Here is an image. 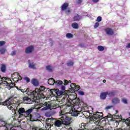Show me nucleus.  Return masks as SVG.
<instances>
[{
    "instance_id": "32",
    "label": "nucleus",
    "mask_w": 130,
    "mask_h": 130,
    "mask_svg": "<svg viewBox=\"0 0 130 130\" xmlns=\"http://www.w3.org/2000/svg\"><path fill=\"white\" fill-rule=\"evenodd\" d=\"M22 93H23V95H26V93H28V92H30L29 91V89H19Z\"/></svg>"
},
{
    "instance_id": "37",
    "label": "nucleus",
    "mask_w": 130,
    "mask_h": 130,
    "mask_svg": "<svg viewBox=\"0 0 130 130\" xmlns=\"http://www.w3.org/2000/svg\"><path fill=\"white\" fill-rule=\"evenodd\" d=\"M95 129L104 130V127H103V126H102L101 125H97L95 127Z\"/></svg>"
},
{
    "instance_id": "26",
    "label": "nucleus",
    "mask_w": 130,
    "mask_h": 130,
    "mask_svg": "<svg viewBox=\"0 0 130 130\" xmlns=\"http://www.w3.org/2000/svg\"><path fill=\"white\" fill-rule=\"evenodd\" d=\"M46 70L48 72H52L53 71V67L50 65H48L46 66Z\"/></svg>"
},
{
    "instance_id": "7",
    "label": "nucleus",
    "mask_w": 130,
    "mask_h": 130,
    "mask_svg": "<svg viewBox=\"0 0 130 130\" xmlns=\"http://www.w3.org/2000/svg\"><path fill=\"white\" fill-rule=\"evenodd\" d=\"M69 3H64L61 6V10L62 12L65 11V14L66 15H70L72 13V9L69 7Z\"/></svg>"
},
{
    "instance_id": "22",
    "label": "nucleus",
    "mask_w": 130,
    "mask_h": 130,
    "mask_svg": "<svg viewBox=\"0 0 130 130\" xmlns=\"http://www.w3.org/2000/svg\"><path fill=\"white\" fill-rule=\"evenodd\" d=\"M82 114L86 115L87 117H92L93 114L92 113H90V111H85L82 112Z\"/></svg>"
},
{
    "instance_id": "46",
    "label": "nucleus",
    "mask_w": 130,
    "mask_h": 130,
    "mask_svg": "<svg viewBox=\"0 0 130 130\" xmlns=\"http://www.w3.org/2000/svg\"><path fill=\"white\" fill-rule=\"evenodd\" d=\"M98 27H99V22H96L94 25V29H96Z\"/></svg>"
},
{
    "instance_id": "8",
    "label": "nucleus",
    "mask_w": 130,
    "mask_h": 130,
    "mask_svg": "<svg viewBox=\"0 0 130 130\" xmlns=\"http://www.w3.org/2000/svg\"><path fill=\"white\" fill-rule=\"evenodd\" d=\"M33 109H34V108H31L30 109H29L25 111L24 114V116L25 117H28L31 121H33V120H34V119L33 118V116L32 115V114H31V112H33Z\"/></svg>"
},
{
    "instance_id": "63",
    "label": "nucleus",
    "mask_w": 130,
    "mask_h": 130,
    "mask_svg": "<svg viewBox=\"0 0 130 130\" xmlns=\"http://www.w3.org/2000/svg\"><path fill=\"white\" fill-rule=\"evenodd\" d=\"M72 81L71 80L68 81V84H71Z\"/></svg>"
},
{
    "instance_id": "49",
    "label": "nucleus",
    "mask_w": 130,
    "mask_h": 130,
    "mask_svg": "<svg viewBox=\"0 0 130 130\" xmlns=\"http://www.w3.org/2000/svg\"><path fill=\"white\" fill-rule=\"evenodd\" d=\"M32 129H35V130H40V128L38 127H36V126H34L32 127Z\"/></svg>"
},
{
    "instance_id": "19",
    "label": "nucleus",
    "mask_w": 130,
    "mask_h": 130,
    "mask_svg": "<svg viewBox=\"0 0 130 130\" xmlns=\"http://www.w3.org/2000/svg\"><path fill=\"white\" fill-rule=\"evenodd\" d=\"M25 108H20L18 109V114H19V115H20V116H24V114H25Z\"/></svg>"
},
{
    "instance_id": "27",
    "label": "nucleus",
    "mask_w": 130,
    "mask_h": 130,
    "mask_svg": "<svg viewBox=\"0 0 130 130\" xmlns=\"http://www.w3.org/2000/svg\"><path fill=\"white\" fill-rule=\"evenodd\" d=\"M61 95H64V92L62 90L59 91V89H57L56 97H57V96H61Z\"/></svg>"
},
{
    "instance_id": "43",
    "label": "nucleus",
    "mask_w": 130,
    "mask_h": 130,
    "mask_svg": "<svg viewBox=\"0 0 130 130\" xmlns=\"http://www.w3.org/2000/svg\"><path fill=\"white\" fill-rule=\"evenodd\" d=\"M16 74H17L18 77H19L18 78H17L18 81L22 80V77L21 76H20V74L19 73H16Z\"/></svg>"
},
{
    "instance_id": "24",
    "label": "nucleus",
    "mask_w": 130,
    "mask_h": 130,
    "mask_svg": "<svg viewBox=\"0 0 130 130\" xmlns=\"http://www.w3.org/2000/svg\"><path fill=\"white\" fill-rule=\"evenodd\" d=\"M48 84L51 85H54L55 84V80L53 78H50L48 80Z\"/></svg>"
},
{
    "instance_id": "13",
    "label": "nucleus",
    "mask_w": 130,
    "mask_h": 130,
    "mask_svg": "<svg viewBox=\"0 0 130 130\" xmlns=\"http://www.w3.org/2000/svg\"><path fill=\"white\" fill-rule=\"evenodd\" d=\"M52 121V120H51L50 119H47V120L46 121V125L45 126V128H46L45 130L51 129H50V128L51 127V124H50V123H51Z\"/></svg>"
},
{
    "instance_id": "30",
    "label": "nucleus",
    "mask_w": 130,
    "mask_h": 130,
    "mask_svg": "<svg viewBox=\"0 0 130 130\" xmlns=\"http://www.w3.org/2000/svg\"><path fill=\"white\" fill-rule=\"evenodd\" d=\"M1 70L2 73H6V70H7V67L6 65L4 64H2Z\"/></svg>"
},
{
    "instance_id": "1",
    "label": "nucleus",
    "mask_w": 130,
    "mask_h": 130,
    "mask_svg": "<svg viewBox=\"0 0 130 130\" xmlns=\"http://www.w3.org/2000/svg\"><path fill=\"white\" fill-rule=\"evenodd\" d=\"M60 118L58 120L55 121L54 124L55 126L57 127H60L61 125L64 124L65 125L64 127L67 128V125H70L71 124V120H72V118L67 116L64 114H62V112L60 113Z\"/></svg>"
},
{
    "instance_id": "42",
    "label": "nucleus",
    "mask_w": 130,
    "mask_h": 130,
    "mask_svg": "<svg viewBox=\"0 0 130 130\" xmlns=\"http://www.w3.org/2000/svg\"><path fill=\"white\" fill-rule=\"evenodd\" d=\"M102 21V17L101 16H99L97 17L96 22H101Z\"/></svg>"
},
{
    "instance_id": "48",
    "label": "nucleus",
    "mask_w": 130,
    "mask_h": 130,
    "mask_svg": "<svg viewBox=\"0 0 130 130\" xmlns=\"http://www.w3.org/2000/svg\"><path fill=\"white\" fill-rule=\"evenodd\" d=\"M79 95H81L82 96L85 95V92H84L83 91H79L78 92Z\"/></svg>"
},
{
    "instance_id": "60",
    "label": "nucleus",
    "mask_w": 130,
    "mask_h": 130,
    "mask_svg": "<svg viewBox=\"0 0 130 130\" xmlns=\"http://www.w3.org/2000/svg\"><path fill=\"white\" fill-rule=\"evenodd\" d=\"M27 62L28 63L29 66L30 65V63H32L31 62V60H28Z\"/></svg>"
},
{
    "instance_id": "18",
    "label": "nucleus",
    "mask_w": 130,
    "mask_h": 130,
    "mask_svg": "<svg viewBox=\"0 0 130 130\" xmlns=\"http://www.w3.org/2000/svg\"><path fill=\"white\" fill-rule=\"evenodd\" d=\"M13 101L11 103V104L10 105V106L9 108L12 111L13 110H16L17 109V107H18V104L13 103Z\"/></svg>"
},
{
    "instance_id": "15",
    "label": "nucleus",
    "mask_w": 130,
    "mask_h": 130,
    "mask_svg": "<svg viewBox=\"0 0 130 130\" xmlns=\"http://www.w3.org/2000/svg\"><path fill=\"white\" fill-rule=\"evenodd\" d=\"M73 20L74 22H78L82 20V16L78 14H76L73 18Z\"/></svg>"
},
{
    "instance_id": "9",
    "label": "nucleus",
    "mask_w": 130,
    "mask_h": 130,
    "mask_svg": "<svg viewBox=\"0 0 130 130\" xmlns=\"http://www.w3.org/2000/svg\"><path fill=\"white\" fill-rule=\"evenodd\" d=\"M104 30L106 34L109 36L114 35V30L111 27H106Z\"/></svg>"
},
{
    "instance_id": "31",
    "label": "nucleus",
    "mask_w": 130,
    "mask_h": 130,
    "mask_svg": "<svg viewBox=\"0 0 130 130\" xmlns=\"http://www.w3.org/2000/svg\"><path fill=\"white\" fill-rule=\"evenodd\" d=\"M28 68H29V69H32V70H36V67L35 66V64L34 62L29 64V65L28 66Z\"/></svg>"
},
{
    "instance_id": "17",
    "label": "nucleus",
    "mask_w": 130,
    "mask_h": 130,
    "mask_svg": "<svg viewBox=\"0 0 130 130\" xmlns=\"http://www.w3.org/2000/svg\"><path fill=\"white\" fill-rule=\"evenodd\" d=\"M112 103L114 105H115L116 104H118L120 103V100L118 98L114 97L112 99Z\"/></svg>"
},
{
    "instance_id": "61",
    "label": "nucleus",
    "mask_w": 130,
    "mask_h": 130,
    "mask_svg": "<svg viewBox=\"0 0 130 130\" xmlns=\"http://www.w3.org/2000/svg\"><path fill=\"white\" fill-rule=\"evenodd\" d=\"M105 119H108V116H106L104 117Z\"/></svg>"
},
{
    "instance_id": "52",
    "label": "nucleus",
    "mask_w": 130,
    "mask_h": 130,
    "mask_svg": "<svg viewBox=\"0 0 130 130\" xmlns=\"http://www.w3.org/2000/svg\"><path fill=\"white\" fill-rule=\"evenodd\" d=\"M69 83H68V81L67 80H64V86H66V85H68Z\"/></svg>"
},
{
    "instance_id": "41",
    "label": "nucleus",
    "mask_w": 130,
    "mask_h": 130,
    "mask_svg": "<svg viewBox=\"0 0 130 130\" xmlns=\"http://www.w3.org/2000/svg\"><path fill=\"white\" fill-rule=\"evenodd\" d=\"M122 102L124 103V104H127V100L125 98L122 99Z\"/></svg>"
},
{
    "instance_id": "64",
    "label": "nucleus",
    "mask_w": 130,
    "mask_h": 130,
    "mask_svg": "<svg viewBox=\"0 0 130 130\" xmlns=\"http://www.w3.org/2000/svg\"><path fill=\"white\" fill-rule=\"evenodd\" d=\"M8 130H12V128H9V127H8Z\"/></svg>"
},
{
    "instance_id": "2",
    "label": "nucleus",
    "mask_w": 130,
    "mask_h": 130,
    "mask_svg": "<svg viewBox=\"0 0 130 130\" xmlns=\"http://www.w3.org/2000/svg\"><path fill=\"white\" fill-rule=\"evenodd\" d=\"M47 90L49 91V89L46 88L43 86H41L39 89L37 88L36 90H34L32 92H28V94L34 95L35 99H38V100L44 99V98H45V94L43 93H45Z\"/></svg>"
},
{
    "instance_id": "6",
    "label": "nucleus",
    "mask_w": 130,
    "mask_h": 130,
    "mask_svg": "<svg viewBox=\"0 0 130 130\" xmlns=\"http://www.w3.org/2000/svg\"><path fill=\"white\" fill-rule=\"evenodd\" d=\"M16 98H17V96L11 95L4 102H0V105H4V106H7L8 108H10V106H11V104H12V101L16 99Z\"/></svg>"
},
{
    "instance_id": "62",
    "label": "nucleus",
    "mask_w": 130,
    "mask_h": 130,
    "mask_svg": "<svg viewBox=\"0 0 130 130\" xmlns=\"http://www.w3.org/2000/svg\"><path fill=\"white\" fill-rule=\"evenodd\" d=\"M3 119H0V124L2 123V122H3Z\"/></svg>"
},
{
    "instance_id": "16",
    "label": "nucleus",
    "mask_w": 130,
    "mask_h": 130,
    "mask_svg": "<svg viewBox=\"0 0 130 130\" xmlns=\"http://www.w3.org/2000/svg\"><path fill=\"white\" fill-rule=\"evenodd\" d=\"M69 112L71 116H74L75 117H77V116L79 115V112H78L77 110L75 109L74 110H71Z\"/></svg>"
},
{
    "instance_id": "20",
    "label": "nucleus",
    "mask_w": 130,
    "mask_h": 130,
    "mask_svg": "<svg viewBox=\"0 0 130 130\" xmlns=\"http://www.w3.org/2000/svg\"><path fill=\"white\" fill-rule=\"evenodd\" d=\"M107 91L102 92L100 95V99L102 100H105V99H106V97H107Z\"/></svg>"
},
{
    "instance_id": "4",
    "label": "nucleus",
    "mask_w": 130,
    "mask_h": 130,
    "mask_svg": "<svg viewBox=\"0 0 130 130\" xmlns=\"http://www.w3.org/2000/svg\"><path fill=\"white\" fill-rule=\"evenodd\" d=\"M29 92H33L30 90V91H28L26 93V95H24L23 97V103L24 104H32L33 102H36V100H38V99H35L34 94H31V93H28Z\"/></svg>"
},
{
    "instance_id": "36",
    "label": "nucleus",
    "mask_w": 130,
    "mask_h": 130,
    "mask_svg": "<svg viewBox=\"0 0 130 130\" xmlns=\"http://www.w3.org/2000/svg\"><path fill=\"white\" fill-rule=\"evenodd\" d=\"M121 120L118 119H115L114 120V123L116 124V125H118L119 124V122H120Z\"/></svg>"
},
{
    "instance_id": "55",
    "label": "nucleus",
    "mask_w": 130,
    "mask_h": 130,
    "mask_svg": "<svg viewBox=\"0 0 130 130\" xmlns=\"http://www.w3.org/2000/svg\"><path fill=\"white\" fill-rule=\"evenodd\" d=\"M80 47H84V43H80L79 44Z\"/></svg>"
},
{
    "instance_id": "34",
    "label": "nucleus",
    "mask_w": 130,
    "mask_h": 130,
    "mask_svg": "<svg viewBox=\"0 0 130 130\" xmlns=\"http://www.w3.org/2000/svg\"><path fill=\"white\" fill-rule=\"evenodd\" d=\"M11 82L9 83L8 86L10 87V89H11V88H14L15 86H16V84L14 82H12V81H10Z\"/></svg>"
},
{
    "instance_id": "5",
    "label": "nucleus",
    "mask_w": 130,
    "mask_h": 130,
    "mask_svg": "<svg viewBox=\"0 0 130 130\" xmlns=\"http://www.w3.org/2000/svg\"><path fill=\"white\" fill-rule=\"evenodd\" d=\"M103 119V113L99 112H96L95 114L90 117V123H95V124H99L100 120Z\"/></svg>"
},
{
    "instance_id": "40",
    "label": "nucleus",
    "mask_w": 130,
    "mask_h": 130,
    "mask_svg": "<svg viewBox=\"0 0 130 130\" xmlns=\"http://www.w3.org/2000/svg\"><path fill=\"white\" fill-rule=\"evenodd\" d=\"M67 65L68 66V67H72L74 66V62L70 61L67 63Z\"/></svg>"
},
{
    "instance_id": "35",
    "label": "nucleus",
    "mask_w": 130,
    "mask_h": 130,
    "mask_svg": "<svg viewBox=\"0 0 130 130\" xmlns=\"http://www.w3.org/2000/svg\"><path fill=\"white\" fill-rule=\"evenodd\" d=\"M72 89L75 91H78V90H80L81 89V86L76 85L74 87H72Z\"/></svg>"
},
{
    "instance_id": "50",
    "label": "nucleus",
    "mask_w": 130,
    "mask_h": 130,
    "mask_svg": "<svg viewBox=\"0 0 130 130\" xmlns=\"http://www.w3.org/2000/svg\"><path fill=\"white\" fill-rule=\"evenodd\" d=\"M114 115H112L110 114H108V118H112L113 117Z\"/></svg>"
},
{
    "instance_id": "45",
    "label": "nucleus",
    "mask_w": 130,
    "mask_h": 130,
    "mask_svg": "<svg viewBox=\"0 0 130 130\" xmlns=\"http://www.w3.org/2000/svg\"><path fill=\"white\" fill-rule=\"evenodd\" d=\"M17 53V51H13L11 53H10V55H12V56H14V55H16Z\"/></svg>"
},
{
    "instance_id": "29",
    "label": "nucleus",
    "mask_w": 130,
    "mask_h": 130,
    "mask_svg": "<svg viewBox=\"0 0 130 130\" xmlns=\"http://www.w3.org/2000/svg\"><path fill=\"white\" fill-rule=\"evenodd\" d=\"M63 84V82L61 80H57L55 81V85L56 86H61Z\"/></svg>"
},
{
    "instance_id": "12",
    "label": "nucleus",
    "mask_w": 130,
    "mask_h": 130,
    "mask_svg": "<svg viewBox=\"0 0 130 130\" xmlns=\"http://www.w3.org/2000/svg\"><path fill=\"white\" fill-rule=\"evenodd\" d=\"M48 92H50L51 94V96L52 97H56L57 95V89L56 88H54V89H51L48 90Z\"/></svg>"
},
{
    "instance_id": "54",
    "label": "nucleus",
    "mask_w": 130,
    "mask_h": 130,
    "mask_svg": "<svg viewBox=\"0 0 130 130\" xmlns=\"http://www.w3.org/2000/svg\"><path fill=\"white\" fill-rule=\"evenodd\" d=\"M13 80L14 81V82H16L17 83V82H18V78L15 77L14 78H13Z\"/></svg>"
},
{
    "instance_id": "11",
    "label": "nucleus",
    "mask_w": 130,
    "mask_h": 130,
    "mask_svg": "<svg viewBox=\"0 0 130 130\" xmlns=\"http://www.w3.org/2000/svg\"><path fill=\"white\" fill-rule=\"evenodd\" d=\"M34 51V46L30 45L26 48L25 50V52L26 54H29V53H32Z\"/></svg>"
},
{
    "instance_id": "58",
    "label": "nucleus",
    "mask_w": 130,
    "mask_h": 130,
    "mask_svg": "<svg viewBox=\"0 0 130 130\" xmlns=\"http://www.w3.org/2000/svg\"><path fill=\"white\" fill-rule=\"evenodd\" d=\"M126 48H130V43L126 46Z\"/></svg>"
},
{
    "instance_id": "23",
    "label": "nucleus",
    "mask_w": 130,
    "mask_h": 130,
    "mask_svg": "<svg viewBox=\"0 0 130 130\" xmlns=\"http://www.w3.org/2000/svg\"><path fill=\"white\" fill-rule=\"evenodd\" d=\"M31 84L34 85V86H35L36 87H38V86H39V83L38 82V81L36 79H32L31 80Z\"/></svg>"
},
{
    "instance_id": "56",
    "label": "nucleus",
    "mask_w": 130,
    "mask_h": 130,
    "mask_svg": "<svg viewBox=\"0 0 130 130\" xmlns=\"http://www.w3.org/2000/svg\"><path fill=\"white\" fill-rule=\"evenodd\" d=\"M77 4H82V0H77Z\"/></svg>"
},
{
    "instance_id": "25",
    "label": "nucleus",
    "mask_w": 130,
    "mask_h": 130,
    "mask_svg": "<svg viewBox=\"0 0 130 130\" xmlns=\"http://www.w3.org/2000/svg\"><path fill=\"white\" fill-rule=\"evenodd\" d=\"M71 26L73 29H79V24L77 22L72 23Z\"/></svg>"
},
{
    "instance_id": "28",
    "label": "nucleus",
    "mask_w": 130,
    "mask_h": 130,
    "mask_svg": "<svg viewBox=\"0 0 130 130\" xmlns=\"http://www.w3.org/2000/svg\"><path fill=\"white\" fill-rule=\"evenodd\" d=\"M107 93L108 94V96H109L110 97L111 96H115V90H114L113 91H107Z\"/></svg>"
},
{
    "instance_id": "38",
    "label": "nucleus",
    "mask_w": 130,
    "mask_h": 130,
    "mask_svg": "<svg viewBox=\"0 0 130 130\" xmlns=\"http://www.w3.org/2000/svg\"><path fill=\"white\" fill-rule=\"evenodd\" d=\"M66 37L67 38H73V37H74V35L71 33H68L66 35Z\"/></svg>"
},
{
    "instance_id": "3",
    "label": "nucleus",
    "mask_w": 130,
    "mask_h": 130,
    "mask_svg": "<svg viewBox=\"0 0 130 130\" xmlns=\"http://www.w3.org/2000/svg\"><path fill=\"white\" fill-rule=\"evenodd\" d=\"M41 107H43L41 109L42 111L48 110V109H56V108H58V107H59V105L56 103L54 104H50L49 103L45 102L44 104H40L38 107V109H40Z\"/></svg>"
},
{
    "instance_id": "14",
    "label": "nucleus",
    "mask_w": 130,
    "mask_h": 130,
    "mask_svg": "<svg viewBox=\"0 0 130 130\" xmlns=\"http://www.w3.org/2000/svg\"><path fill=\"white\" fill-rule=\"evenodd\" d=\"M7 80H8L7 77H2L1 82H0V85H2L3 86H9L10 83H9V82H7Z\"/></svg>"
},
{
    "instance_id": "21",
    "label": "nucleus",
    "mask_w": 130,
    "mask_h": 130,
    "mask_svg": "<svg viewBox=\"0 0 130 130\" xmlns=\"http://www.w3.org/2000/svg\"><path fill=\"white\" fill-rule=\"evenodd\" d=\"M123 122H125V124L127 125V126H130V117L127 119H123L122 120ZM126 130H130V127Z\"/></svg>"
},
{
    "instance_id": "39",
    "label": "nucleus",
    "mask_w": 130,
    "mask_h": 130,
    "mask_svg": "<svg viewBox=\"0 0 130 130\" xmlns=\"http://www.w3.org/2000/svg\"><path fill=\"white\" fill-rule=\"evenodd\" d=\"M98 49L99 51H103V50H104V47L102 46H99L98 47Z\"/></svg>"
},
{
    "instance_id": "57",
    "label": "nucleus",
    "mask_w": 130,
    "mask_h": 130,
    "mask_svg": "<svg viewBox=\"0 0 130 130\" xmlns=\"http://www.w3.org/2000/svg\"><path fill=\"white\" fill-rule=\"evenodd\" d=\"M112 107V106H107V107H106V109L108 110V109H110Z\"/></svg>"
},
{
    "instance_id": "33",
    "label": "nucleus",
    "mask_w": 130,
    "mask_h": 130,
    "mask_svg": "<svg viewBox=\"0 0 130 130\" xmlns=\"http://www.w3.org/2000/svg\"><path fill=\"white\" fill-rule=\"evenodd\" d=\"M6 51H7V49H6V48H2L0 49L1 54H5Z\"/></svg>"
},
{
    "instance_id": "44",
    "label": "nucleus",
    "mask_w": 130,
    "mask_h": 130,
    "mask_svg": "<svg viewBox=\"0 0 130 130\" xmlns=\"http://www.w3.org/2000/svg\"><path fill=\"white\" fill-rule=\"evenodd\" d=\"M6 44V42L4 41H0V47L3 46Z\"/></svg>"
},
{
    "instance_id": "53",
    "label": "nucleus",
    "mask_w": 130,
    "mask_h": 130,
    "mask_svg": "<svg viewBox=\"0 0 130 130\" xmlns=\"http://www.w3.org/2000/svg\"><path fill=\"white\" fill-rule=\"evenodd\" d=\"M70 86H71V88H74L75 86H76V84L75 83H71Z\"/></svg>"
},
{
    "instance_id": "47",
    "label": "nucleus",
    "mask_w": 130,
    "mask_h": 130,
    "mask_svg": "<svg viewBox=\"0 0 130 130\" xmlns=\"http://www.w3.org/2000/svg\"><path fill=\"white\" fill-rule=\"evenodd\" d=\"M25 81H26V83H29L30 82V78H28V77H25L24 78Z\"/></svg>"
},
{
    "instance_id": "59",
    "label": "nucleus",
    "mask_w": 130,
    "mask_h": 130,
    "mask_svg": "<svg viewBox=\"0 0 130 130\" xmlns=\"http://www.w3.org/2000/svg\"><path fill=\"white\" fill-rule=\"evenodd\" d=\"M92 2H93V3H98V2H99V0H92Z\"/></svg>"
},
{
    "instance_id": "10",
    "label": "nucleus",
    "mask_w": 130,
    "mask_h": 130,
    "mask_svg": "<svg viewBox=\"0 0 130 130\" xmlns=\"http://www.w3.org/2000/svg\"><path fill=\"white\" fill-rule=\"evenodd\" d=\"M84 105V102H82L80 100H77L75 103V109L77 108V109H79V108H82L83 106Z\"/></svg>"
},
{
    "instance_id": "51",
    "label": "nucleus",
    "mask_w": 130,
    "mask_h": 130,
    "mask_svg": "<svg viewBox=\"0 0 130 130\" xmlns=\"http://www.w3.org/2000/svg\"><path fill=\"white\" fill-rule=\"evenodd\" d=\"M61 89L63 92V91H64V90H66V86H63V85H62L61 87Z\"/></svg>"
}]
</instances>
